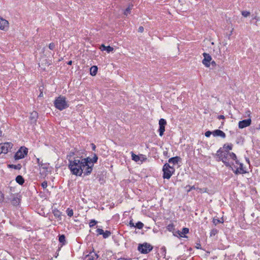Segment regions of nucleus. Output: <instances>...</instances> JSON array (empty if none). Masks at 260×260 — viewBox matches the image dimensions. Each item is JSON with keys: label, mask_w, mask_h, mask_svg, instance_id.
Returning <instances> with one entry per match:
<instances>
[{"label": "nucleus", "mask_w": 260, "mask_h": 260, "mask_svg": "<svg viewBox=\"0 0 260 260\" xmlns=\"http://www.w3.org/2000/svg\"><path fill=\"white\" fill-rule=\"evenodd\" d=\"M166 124L167 122L165 119L161 118L159 120V128L158 131L160 136H162L164 135V133L165 131V125Z\"/></svg>", "instance_id": "nucleus-8"}, {"label": "nucleus", "mask_w": 260, "mask_h": 260, "mask_svg": "<svg viewBox=\"0 0 260 260\" xmlns=\"http://www.w3.org/2000/svg\"><path fill=\"white\" fill-rule=\"evenodd\" d=\"M211 64H212V65H215V64H216V63H215V62L214 61H212Z\"/></svg>", "instance_id": "nucleus-52"}, {"label": "nucleus", "mask_w": 260, "mask_h": 260, "mask_svg": "<svg viewBox=\"0 0 260 260\" xmlns=\"http://www.w3.org/2000/svg\"><path fill=\"white\" fill-rule=\"evenodd\" d=\"M132 159L136 162H138L140 159V156L134 154L133 152H132Z\"/></svg>", "instance_id": "nucleus-24"}, {"label": "nucleus", "mask_w": 260, "mask_h": 260, "mask_svg": "<svg viewBox=\"0 0 260 260\" xmlns=\"http://www.w3.org/2000/svg\"><path fill=\"white\" fill-rule=\"evenodd\" d=\"M38 117V113L36 111H33L30 113V120L31 121V122H35L37 121V119Z\"/></svg>", "instance_id": "nucleus-16"}, {"label": "nucleus", "mask_w": 260, "mask_h": 260, "mask_svg": "<svg viewBox=\"0 0 260 260\" xmlns=\"http://www.w3.org/2000/svg\"><path fill=\"white\" fill-rule=\"evenodd\" d=\"M216 155L217 156V160L222 161L226 167L232 168V165H234L233 162L230 161V159L235 160L236 164L238 163L237 156L233 152H230L227 150H222L220 148L217 151Z\"/></svg>", "instance_id": "nucleus-2"}, {"label": "nucleus", "mask_w": 260, "mask_h": 260, "mask_svg": "<svg viewBox=\"0 0 260 260\" xmlns=\"http://www.w3.org/2000/svg\"><path fill=\"white\" fill-rule=\"evenodd\" d=\"M54 106L58 110L61 111L67 107L69 105L66 101V99L64 96H59L54 101Z\"/></svg>", "instance_id": "nucleus-3"}, {"label": "nucleus", "mask_w": 260, "mask_h": 260, "mask_svg": "<svg viewBox=\"0 0 260 260\" xmlns=\"http://www.w3.org/2000/svg\"><path fill=\"white\" fill-rule=\"evenodd\" d=\"M91 145H92V150H95V148H96L95 145L93 144H92Z\"/></svg>", "instance_id": "nucleus-48"}, {"label": "nucleus", "mask_w": 260, "mask_h": 260, "mask_svg": "<svg viewBox=\"0 0 260 260\" xmlns=\"http://www.w3.org/2000/svg\"><path fill=\"white\" fill-rule=\"evenodd\" d=\"M74 155V153L73 152H70L69 154L67 155V158L69 160V159H73L72 157Z\"/></svg>", "instance_id": "nucleus-38"}, {"label": "nucleus", "mask_w": 260, "mask_h": 260, "mask_svg": "<svg viewBox=\"0 0 260 260\" xmlns=\"http://www.w3.org/2000/svg\"><path fill=\"white\" fill-rule=\"evenodd\" d=\"M232 147H233V145L232 144H228V145L224 144L223 146V148L225 149V150H227L229 151V150H232Z\"/></svg>", "instance_id": "nucleus-27"}, {"label": "nucleus", "mask_w": 260, "mask_h": 260, "mask_svg": "<svg viewBox=\"0 0 260 260\" xmlns=\"http://www.w3.org/2000/svg\"><path fill=\"white\" fill-rule=\"evenodd\" d=\"M102 235L104 238H107L111 235V232L109 231H104V234Z\"/></svg>", "instance_id": "nucleus-26"}, {"label": "nucleus", "mask_w": 260, "mask_h": 260, "mask_svg": "<svg viewBox=\"0 0 260 260\" xmlns=\"http://www.w3.org/2000/svg\"><path fill=\"white\" fill-rule=\"evenodd\" d=\"M98 258V255L94 252H91L89 254L86 255L84 260H96Z\"/></svg>", "instance_id": "nucleus-14"}, {"label": "nucleus", "mask_w": 260, "mask_h": 260, "mask_svg": "<svg viewBox=\"0 0 260 260\" xmlns=\"http://www.w3.org/2000/svg\"><path fill=\"white\" fill-rule=\"evenodd\" d=\"M129 225L132 227H135V225L134 223L132 221V220L130 221Z\"/></svg>", "instance_id": "nucleus-45"}, {"label": "nucleus", "mask_w": 260, "mask_h": 260, "mask_svg": "<svg viewBox=\"0 0 260 260\" xmlns=\"http://www.w3.org/2000/svg\"><path fill=\"white\" fill-rule=\"evenodd\" d=\"M133 7V5H129L128 7L126 9V10L124 11V15L127 16L128 14H130L131 11Z\"/></svg>", "instance_id": "nucleus-23"}, {"label": "nucleus", "mask_w": 260, "mask_h": 260, "mask_svg": "<svg viewBox=\"0 0 260 260\" xmlns=\"http://www.w3.org/2000/svg\"><path fill=\"white\" fill-rule=\"evenodd\" d=\"M179 159H180V158L178 156L172 157L169 159V162L170 163H173V164H177Z\"/></svg>", "instance_id": "nucleus-22"}, {"label": "nucleus", "mask_w": 260, "mask_h": 260, "mask_svg": "<svg viewBox=\"0 0 260 260\" xmlns=\"http://www.w3.org/2000/svg\"><path fill=\"white\" fill-rule=\"evenodd\" d=\"M43 96V93H42V92H41L40 93V95H39V96Z\"/></svg>", "instance_id": "nucleus-53"}, {"label": "nucleus", "mask_w": 260, "mask_h": 260, "mask_svg": "<svg viewBox=\"0 0 260 260\" xmlns=\"http://www.w3.org/2000/svg\"><path fill=\"white\" fill-rule=\"evenodd\" d=\"M251 120L249 118L239 122L238 126L239 128H243L249 126L251 124Z\"/></svg>", "instance_id": "nucleus-10"}, {"label": "nucleus", "mask_w": 260, "mask_h": 260, "mask_svg": "<svg viewBox=\"0 0 260 260\" xmlns=\"http://www.w3.org/2000/svg\"><path fill=\"white\" fill-rule=\"evenodd\" d=\"M197 190L198 191V192L203 193V192H207V189L206 188H197Z\"/></svg>", "instance_id": "nucleus-34"}, {"label": "nucleus", "mask_w": 260, "mask_h": 260, "mask_svg": "<svg viewBox=\"0 0 260 260\" xmlns=\"http://www.w3.org/2000/svg\"><path fill=\"white\" fill-rule=\"evenodd\" d=\"M45 48H43V50H44V51H45Z\"/></svg>", "instance_id": "nucleus-54"}, {"label": "nucleus", "mask_w": 260, "mask_h": 260, "mask_svg": "<svg viewBox=\"0 0 260 260\" xmlns=\"http://www.w3.org/2000/svg\"><path fill=\"white\" fill-rule=\"evenodd\" d=\"M53 213L54 215L57 218H59L60 216L61 213L57 209H55L53 211Z\"/></svg>", "instance_id": "nucleus-25"}, {"label": "nucleus", "mask_w": 260, "mask_h": 260, "mask_svg": "<svg viewBox=\"0 0 260 260\" xmlns=\"http://www.w3.org/2000/svg\"><path fill=\"white\" fill-rule=\"evenodd\" d=\"M93 165L89 161V157L83 158L77 157L74 159H69V168L72 173L76 176H81L82 173L89 175L92 170Z\"/></svg>", "instance_id": "nucleus-1"}, {"label": "nucleus", "mask_w": 260, "mask_h": 260, "mask_svg": "<svg viewBox=\"0 0 260 260\" xmlns=\"http://www.w3.org/2000/svg\"><path fill=\"white\" fill-rule=\"evenodd\" d=\"M96 232L98 234V235H102L104 234V231L101 229H98L96 230Z\"/></svg>", "instance_id": "nucleus-39"}, {"label": "nucleus", "mask_w": 260, "mask_h": 260, "mask_svg": "<svg viewBox=\"0 0 260 260\" xmlns=\"http://www.w3.org/2000/svg\"><path fill=\"white\" fill-rule=\"evenodd\" d=\"M196 189V188L195 187V186H191V188H190V190H192V189Z\"/></svg>", "instance_id": "nucleus-50"}, {"label": "nucleus", "mask_w": 260, "mask_h": 260, "mask_svg": "<svg viewBox=\"0 0 260 260\" xmlns=\"http://www.w3.org/2000/svg\"><path fill=\"white\" fill-rule=\"evenodd\" d=\"M217 232H218V231L216 229H213L211 230V231L210 232V236H215L217 233Z\"/></svg>", "instance_id": "nucleus-36"}, {"label": "nucleus", "mask_w": 260, "mask_h": 260, "mask_svg": "<svg viewBox=\"0 0 260 260\" xmlns=\"http://www.w3.org/2000/svg\"><path fill=\"white\" fill-rule=\"evenodd\" d=\"M218 119H224V116L223 115H219V116H218Z\"/></svg>", "instance_id": "nucleus-46"}, {"label": "nucleus", "mask_w": 260, "mask_h": 260, "mask_svg": "<svg viewBox=\"0 0 260 260\" xmlns=\"http://www.w3.org/2000/svg\"><path fill=\"white\" fill-rule=\"evenodd\" d=\"M14 206H17L20 202V200L17 195H13L12 200L11 201Z\"/></svg>", "instance_id": "nucleus-18"}, {"label": "nucleus", "mask_w": 260, "mask_h": 260, "mask_svg": "<svg viewBox=\"0 0 260 260\" xmlns=\"http://www.w3.org/2000/svg\"><path fill=\"white\" fill-rule=\"evenodd\" d=\"M9 23L6 20L0 18V29L5 30L8 28Z\"/></svg>", "instance_id": "nucleus-12"}, {"label": "nucleus", "mask_w": 260, "mask_h": 260, "mask_svg": "<svg viewBox=\"0 0 260 260\" xmlns=\"http://www.w3.org/2000/svg\"><path fill=\"white\" fill-rule=\"evenodd\" d=\"M239 166V167H237L236 169L235 170H234V169L232 167V170L234 171V172L236 174H244L246 172L243 169V165L241 163H239L238 162V164H237Z\"/></svg>", "instance_id": "nucleus-11"}, {"label": "nucleus", "mask_w": 260, "mask_h": 260, "mask_svg": "<svg viewBox=\"0 0 260 260\" xmlns=\"http://www.w3.org/2000/svg\"><path fill=\"white\" fill-rule=\"evenodd\" d=\"M212 135L214 137L219 136L221 138H224L225 137V134L221 130L216 129L212 132Z\"/></svg>", "instance_id": "nucleus-13"}, {"label": "nucleus", "mask_w": 260, "mask_h": 260, "mask_svg": "<svg viewBox=\"0 0 260 260\" xmlns=\"http://www.w3.org/2000/svg\"><path fill=\"white\" fill-rule=\"evenodd\" d=\"M42 186L43 188H46L47 187V182L46 181H44L42 182Z\"/></svg>", "instance_id": "nucleus-42"}, {"label": "nucleus", "mask_w": 260, "mask_h": 260, "mask_svg": "<svg viewBox=\"0 0 260 260\" xmlns=\"http://www.w3.org/2000/svg\"><path fill=\"white\" fill-rule=\"evenodd\" d=\"M68 64L69 65H71L72 64V61H69L68 62Z\"/></svg>", "instance_id": "nucleus-51"}, {"label": "nucleus", "mask_w": 260, "mask_h": 260, "mask_svg": "<svg viewBox=\"0 0 260 260\" xmlns=\"http://www.w3.org/2000/svg\"><path fill=\"white\" fill-rule=\"evenodd\" d=\"M173 227V225L170 224V225H168V230L171 231Z\"/></svg>", "instance_id": "nucleus-47"}, {"label": "nucleus", "mask_w": 260, "mask_h": 260, "mask_svg": "<svg viewBox=\"0 0 260 260\" xmlns=\"http://www.w3.org/2000/svg\"><path fill=\"white\" fill-rule=\"evenodd\" d=\"M144 224L141 222H138L135 225V227H137L139 229H141L143 228Z\"/></svg>", "instance_id": "nucleus-30"}, {"label": "nucleus", "mask_w": 260, "mask_h": 260, "mask_svg": "<svg viewBox=\"0 0 260 260\" xmlns=\"http://www.w3.org/2000/svg\"><path fill=\"white\" fill-rule=\"evenodd\" d=\"M253 19H256L257 20H260V17L255 16Z\"/></svg>", "instance_id": "nucleus-49"}, {"label": "nucleus", "mask_w": 260, "mask_h": 260, "mask_svg": "<svg viewBox=\"0 0 260 260\" xmlns=\"http://www.w3.org/2000/svg\"><path fill=\"white\" fill-rule=\"evenodd\" d=\"M212 134V132L208 131H207L205 133V135L206 137H209L210 136V135Z\"/></svg>", "instance_id": "nucleus-41"}, {"label": "nucleus", "mask_w": 260, "mask_h": 260, "mask_svg": "<svg viewBox=\"0 0 260 260\" xmlns=\"http://www.w3.org/2000/svg\"><path fill=\"white\" fill-rule=\"evenodd\" d=\"M37 162L39 165V166L42 168L43 169L45 170L46 171H47L48 169V164H44L42 162V161H40L39 158H37Z\"/></svg>", "instance_id": "nucleus-17"}, {"label": "nucleus", "mask_w": 260, "mask_h": 260, "mask_svg": "<svg viewBox=\"0 0 260 260\" xmlns=\"http://www.w3.org/2000/svg\"><path fill=\"white\" fill-rule=\"evenodd\" d=\"M16 181L18 183H19L20 185H22L24 182L23 178L20 175H18L16 177Z\"/></svg>", "instance_id": "nucleus-21"}, {"label": "nucleus", "mask_w": 260, "mask_h": 260, "mask_svg": "<svg viewBox=\"0 0 260 260\" xmlns=\"http://www.w3.org/2000/svg\"><path fill=\"white\" fill-rule=\"evenodd\" d=\"M100 49L102 51L106 50L108 53L112 52L114 50L113 47H112L110 46H106L104 45H102L100 47Z\"/></svg>", "instance_id": "nucleus-19"}, {"label": "nucleus", "mask_w": 260, "mask_h": 260, "mask_svg": "<svg viewBox=\"0 0 260 260\" xmlns=\"http://www.w3.org/2000/svg\"><path fill=\"white\" fill-rule=\"evenodd\" d=\"M138 250L142 253H147L152 249V246L147 243L140 244L138 247Z\"/></svg>", "instance_id": "nucleus-5"}, {"label": "nucleus", "mask_w": 260, "mask_h": 260, "mask_svg": "<svg viewBox=\"0 0 260 260\" xmlns=\"http://www.w3.org/2000/svg\"><path fill=\"white\" fill-rule=\"evenodd\" d=\"M28 150L25 147H21L15 155V159H19L24 158L27 155Z\"/></svg>", "instance_id": "nucleus-6"}, {"label": "nucleus", "mask_w": 260, "mask_h": 260, "mask_svg": "<svg viewBox=\"0 0 260 260\" xmlns=\"http://www.w3.org/2000/svg\"><path fill=\"white\" fill-rule=\"evenodd\" d=\"M4 196L3 193L0 192V203H2L4 200Z\"/></svg>", "instance_id": "nucleus-43"}, {"label": "nucleus", "mask_w": 260, "mask_h": 260, "mask_svg": "<svg viewBox=\"0 0 260 260\" xmlns=\"http://www.w3.org/2000/svg\"><path fill=\"white\" fill-rule=\"evenodd\" d=\"M13 146L11 143H4L0 144V154L2 153L6 154Z\"/></svg>", "instance_id": "nucleus-7"}, {"label": "nucleus", "mask_w": 260, "mask_h": 260, "mask_svg": "<svg viewBox=\"0 0 260 260\" xmlns=\"http://www.w3.org/2000/svg\"><path fill=\"white\" fill-rule=\"evenodd\" d=\"M97 223V221L95 220L94 219L91 220L89 225L90 227L93 226L96 223Z\"/></svg>", "instance_id": "nucleus-35"}, {"label": "nucleus", "mask_w": 260, "mask_h": 260, "mask_svg": "<svg viewBox=\"0 0 260 260\" xmlns=\"http://www.w3.org/2000/svg\"><path fill=\"white\" fill-rule=\"evenodd\" d=\"M213 223L216 225L219 223L220 221L218 219L214 218L213 220Z\"/></svg>", "instance_id": "nucleus-40"}, {"label": "nucleus", "mask_w": 260, "mask_h": 260, "mask_svg": "<svg viewBox=\"0 0 260 260\" xmlns=\"http://www.w3.org/2000/svg\"><path fill=\"white\" fill-rule=\"evenodd\" d=\"M9 167L10 168H13L15 169H19V170L21 168V166L20 164H19L18 165H9Z\"/></svg>", "instance_id": "nucleus-33"}, {"label": "nucleus", "mask_w": 260, "mask_h": 260, "mask_svg": "<svg viewBox=\"0 0 260 260\" xmlns=\"http://www.w3.org/2000/svg\"><path fill=\"white\" fill-rule=\"evenodd\" d=\"M48 47L50 50H53L55 47V45L54 43H51L49 44Z\"/></svg>", "instance_id": "nucleus-37"}, {"label": "nucleus", "mask_w": 260, "mask_h": 260, "mask_svg": "<svg viewBox=\"0 0 260 260\" xmlns=\"http://www.w3.org/2000/svg\"><path fill=\"white\" fill-rule=\"evenodd\" d=\"M98 159V157L96 154H94V156L92 159H90L89 158V161L90 162H91L92 164L93 165L94 162H96L97 161V160Z\"/></svg>", "instance_id": "nucleus-28"}, {"label": "nucleus", "mask_w": 260, "mask_h": 260, "mask_svg": "<svg viewBox=\"0 0 260 260\" xmlns=\"http://www.w3.org/2000/svg\"><path fill=\"white\" fill-rule=\"evenodd\" d=\"M98 72V67L96 66H93L91 67L90 69V74L92 76H95Z\"/></svg>", "instance_id": "nucleus-20"}, {"label": "nucleus", "mask_w": 260, "mask_h": 260, "mask_svg": "<svg viewBox=\"0 0 260 260\" xmlns=\"http://www.w3.org/2000/svg\"><path fill=\"white\" fill-rule=\"evenodd\" d=\"M162 171L164 172L163 177L165 179H170L175 171L173 167L167 163L165 164L163 167Z\"/></svg>", "instance_id": "nucleus-4"}, {"label": "nucleus", "mask_w": 260, "mask_h": 260, "mask_svg": "<svg viewBox=\"0 0 260 260\" xmlns=\"http://www.w3.org/2000/svg\"><path fill=\"white\" fill-rule=\"evenodd\" d=\"M67 213L68 215L70 217H72L73 215V211L72 209H70V208H68L67 210Z\"/></svg>", "instance_id": "nucleus-32"}, {"label": "nucleus", "mask_w": 260, "mask_h": 260, "mask_svg": "<svg viewBox=\"0 0 260 260\" xmlns=\"http://www.w3.org/2000/svg\"><path fill=\"white\" fill-rule=\"evenodd\" d=\"M176 233L181 237H186L185 235L189 233V229L187 228H184L182 232L178 231Z\"/></svg>", "instance_id": "nucleus-15"}, {"label": "nucleus", "mask_w": 260, "mask_h": 260, "mask_svg": "<svg viewBox=\"0 0 260 260\" xmlns=\"http://www.w3.org/2000/svg\"><path fill=\"white\" fill-rule=\"evenodd\" d=\"M241 14H242V16H243L245 17H247L250 15V12L247 11H242Z\"/></svg>", "instance_id": "nucleus-29"}, {"label": "nucleus", "mask_w": 260, "mask_h": 260, "mask_svg": "<svg viewBox=\"0 0 260 260\" xmlns=\"http://www.w3.org/2000/svg\"><path fill=\"white\" fill-rule=\"evenodd\" d=\"M139 32H142L144 31V28L143 26H140L138 28Z\"/></svg>", "instance_id": "nucleus-44"}, {"label": "nucleus", "mask_w": 260, "mask_h": 260, "mask_svg": "<svg viewBox=\"0 0 260 260\" xmlns=\"http://www.w3.org/2000/svg\"><path fill=\"white\" fill-rule=\"evenodd\" d=\"M203 55L204 58L202 60V63L205 67H209L210 65V61L212 59L211 56L206 53H204Z\"/></svg>", "instance_id": "nucleus-9"}, {"label": "nucleus", "mask_w": 260, "mask_h": 260, "mask_svg": "<svg viewBox=\"0 0 260 260\" xmlns=\"http://www.w3.org/2000/svg\"><path fill=\"white\" fill-rule=\"evenodd\" d=\"M59 241L60 243H62L63 244L64 243L66 240H65V236L63 235L59 236Z\"/></svg>", "instance_id": "nucleus-31"}]
</instances>
